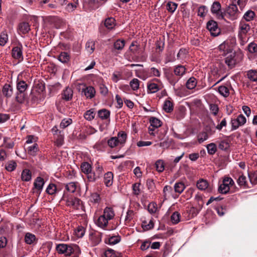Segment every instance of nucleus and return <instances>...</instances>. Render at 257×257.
<instances>
[{
  "instance_id": "f257e3e1",
  "label": "nucleus",
  "mask_w": 257,
  "mask_h": 257,
  "mask_svg": "<svg viewBox=\"0 0 257 257\" xmlns=\"http://www.w3.org/2000/svg\"><path fill=\"white\" fill-rule=\"evenodd\" d=\"M127 138L126 134L124 132H120L117 134V137H111L107 141L108 145L110 148H114L118 144L123 145L125 143Z\"/></svg>"
},
{
  "instance_id": "f03ea898",
  "label": "nucleus",
  "mask_w": 257,
  "mask_h": 257,
  "mask_svg": "<svg viewBox=\"0 0 257 257\" xmlns=\"http://www.w3.org/2000/svg\"><path fill=\"white\" fill-rule=\"evenodd\" d=\"M239 13L236 4L231 3L226 8L223 15L224 17L226 16L231 20H235L238 18Z\"/></svg>"
},
{
  "instance_id": "7ed1b4c3",
  "label": "nucleus",
  "mask_w": 257,
  "mask_h": 257,
  "mask_svg": "<svg viewBox=\"0 0 257 257\" xmlns=\"http://www.w3.org/2000/svg\"><path fill=\"white\" fill-rule=\"evenodd\" d=\"M234 184L233 180L229 177H224L222 183L220 185L218 188V191L222 194L227 193L230 190V187Z\"/></svg>"
},
{
  "instance_id": "20e7f679",
  "label": "nucleus",
  "mask_w": 257,
  "mask_h": 257,
  "mask_svg": "<svg viewBox=\"0 0 257 257\" xmlns=\"http://www.w3.org/2000/svg\"><path fill=\"white\" fill-rule=\"evenodd\" d=\"M56 250L59 254H64L66 256L71 255L74 251L73 246L64 243L57 245Z\"/></svg>"
},
{
  "instance_id": "39448f33",
  "label": "nucleus",
  "mask_w": 257,
  "mask_h": 257,
  "mask_svg": "<svg viewBox=\"0 0 257 257\" xmlns=\"http://www.w3.org/2000/svg\"><path fill=\"white\" fill-rule=\"evenodd\" d=\"M246 121V119L243 114L238 115L236 118L232 119L231 120V130H236L239 126L244 125Z\"/></svg>"
},
{
  "instance_id": "423d86ee",
  "label": "nucleus",
  "mask_w": 257,
  "mask_h": 257,
  "mask_svg": "<svg viewBox=\"0 0 257 257\" xmlns=\"http://www.w3.org/2000/svg\"><path fill=\"white\" fill-rule=\"evenodd\" d=\"M207 29L209 31L210 34L213 36H217L220 33V29L218 27L217 23L210 20L207 23Z\"/></svg>"
},
{
  "instance_id": "0eeeda50",
  "label": "nucleus",
  "mask_w": 257,
  "mask_h": 257,
  "mask_svg": "<svg viewBox=\"0 0 257 257\" xmlns=\"http://www.w3.org/2000/svg\"><path fill=\"white\" fill-rule=\"evenodd\" d=\"M12 56L14 59L18 60L19 62L23 60V48L22 45L20 46L14 47L12 50Z\"/></svg>"
},
{
  "instance_id": "6e6552de",
  "label": "nucleus",
  "mask_w": 257,
  "mask_h": 257,
  "mask_svg": "<svg viewBox=\"0 0 257 257\" xmlns=\"http://www.w3.org/2000/svg\"><path fill=\"white\" fill-rule=\"evenodd\" d=\"M221 5L218 2H214L211 7V11L212 13L216 14L219 19H223V13L220 12Z\"/></svg>"
},
{
  "instance_id": "1a4fd4ad",
  "label": "nucleus",
  "mask_w": 257,
  "mask_h": 257,
  "mask_svg": "<svg viewBox=\"0 0 257 257\" xmlns=\"http://www.w3.org/2000/svg\"><path fill=\"white\" fill-rule=\"evenodd\" d=\"M217 50L219 51L220 55L225 56L231 52L232 49L228 42L224 41L218 46Z\"/></svg>"
},
{
  "instance_id": "9d476101",
  "label": "nucleus",
  "mask_w": 257,
  "mask_h": 257,
  "mask_svg": "<svg viewBox=\"0 0 257 257\" xmlns=\"http://www.w3.org/2000/svg\"><path fill=\"white\" fill-rule=\"evenodd\" d=\"M82 202L78 198H69L66 201V205L72 207L74 209H79L81 207Z\"/></svg>"
},
{
  "instance_id": "9b49d317",
  "label": "nucleus",
  "mask_w": 257,
  "mask_h": 257,
  "mask_svg": "<svg viewBox=\"0 0 257 257\" xmlns=\"http://www.w3.org/2000/svg\"><path fill=\"white\" fill-rule=\"evenodd\" d=\"M250 30V26L246 23L244 21L241 20L239 25V35H245Z\"/></svg>"
},
{
  "instance_id": "f8f14e48",
  "label": "nucleus",
  "mask_w": 257,
  "mask_h": 257,
  "mask_svg": "<svg viewBox=\"0 0 257 257\" xmlns=\"http://www.w3.org/2000/svg\"><path fill=\"white\" fill-rule=\"evenodd\" d=\"M44 183L45 182L44 179L40 177H37L35 179L34 183V186L35 188L37 190V193L38 194H40Z\"/></svg>"
},
{
  "instance_id": "ddd939ff",
  "label": "nucleus",
  "mask_w": 257,
  "mask_h": 257,
  "mask_svg": "<svg viewBox=\"0 0 257 257\" xmlns=\"http://www.w3.org/2000/svg\"><path fill=\"white\" fill-rule=\"evenodd\" d=\"M2 93L5 97H11L14 93L13 86L10 84H5L3 87Z\"/></svg>"
},
{
  "instance_id": "4468645a",
  "label": "nucleus",
  "mask_w": 257,
  "mask_h": 257,
  "mask_svg": "<svg viewBox=\"0 0 257 257\" xmlns=\"http://www.w3.org/2000/svg\"><path fill=\"white\" fill-rule=\"evenodd\" d=\"M30 25L27 22H22L19 24L18 32L22 34H26L30 31Z\"/></svg>"
},
{
  "instance_id": "2eb2a0df",
  "label": "nucleus",
  "mask_w": 257,
  "mask_h": 257,
  "mask_svg": "<svg viewBox=\"0 0 257 257\" xmlns=\"http://www.w3.org/2000/svg\"><path fill=\"white\" fill-rule=\"evenodd\" d=\"M82 88V92L87 98H92L95 95V90L94 87L92 86L85 87Z\"/></svg>"
},
{
  "instance_id": "dca6fc26",
  "label": "nucleus",
  "mask_w": 257,
  "mask_h": 257,
  "mask_svg": "<svg viewBox=\"0 0 257 257\" xmlns=\"http://www.w3.org/2000/svg\"><path fill=\"white\" fill-rule=\"evenodd\" d=\"M102 215H104L108 220H110L114 218L115 213L112 208L106 207L104 209Z\"/></svg>"
},
{
  "instance_id": "f3484780",
  "label": "nucleus",
  "mask_w": 257,
  "mask_h": 257,
  "mask_svg": "<svg viewBox=\"0 0 257 257\" xmlns=\"http://www.w3.org/2000/svg\"><path fill=\"white\" fill-rule=\"evenodd\" d=\"M73 90L69 87H66L62 94V98L66 101L71 100L73 96Z\"/></svg>"
},
{
  "instance_id": "a211bd4d",
  "label": "nucleus",
  "mask_w": 257,
  "mask_h": 257,
  "mask_svg": "<svg viewBox=\"0 0 257 257\" xmlns=\"http://www.w3.org/2000/svg\"><path fill=\"white\" fill-rule=\"evenodd\" d=\"M113 175L111 172L106 173L104 175V183L107 186H110L112 184Z\"/></svg>"
},
{
  "instance_id": "6ab92c4d",
  "label": "nucleus",
  "mask_w": 257,
  "mask_h": 257,
  "mask_svg": "<svg viewBox=\"0 0 257 257\" xmlns=\"http://www.w3.org/2000/svg\"><path fill=\"white\" fill-rule=\"evenodd\" d=\"M108 221L104 215H101L97 219L96 224L99 227L105 228L108 225Z\"/></svg>"
},
{
  "instance_id": "aec40b11",
  "label": "nucleus",
  "mask_w": 257,
  "mask_h": 257,
  "mask_svg": "<svg viewBox=\"0 0 257 257\" xmlns=\"http://www.w3.org/2000/svg\"><path fill=\"white\" fill-rule=\"evenodd\" d=\"M255 16L254 12L252 10L247 11L244 14L242 20L246 22H250L253 20Z\"/></svg>"
},
{
  "instance_id": "412c9836",
  "label": "nucleus",
  "mask_w": 257,
  "mask_h": 257,
  "mask_svg": "<svg viewBox=\"0 0 257 257\" xmlns=\"http://www.w3.org/2000/svg\"><path fill=\"white\" fill-rule=\"evenodd\" d=\"M28 153L33 156H35L39 151L38 145L35 143L27 148Z\"/></svg>"
},
{
  "instance_id": "4be33fe9",
  "label": "nucleus",
  "mask_w": 257,
  "mask_h": 257,
  "mask_svg": "<svg viewBox=\"0 0 257 257\" xmlns=\"http://www.w3.org/2000/svg\"><path fill=\"white\" fill-rule=\"evenodd\" d=\"M147 88L149 92L151 93L157 92L161 89L157 84L154 82H149L147 84Z\"/></svg>"
},
{
  "instance_id": "5701e85b",
  "label": "nucleus",
  "mask_w": 257,
  "mask_h": 257,
  "mask_svg": "<svg viewBox=\"0 0 257 257\" xmlns=\"http://www.w3.org/2000/svg\"><path fill=\"white\" fill-rule=\"evenodd\" d=\"M36 240V236L30 232H27L25 236V241L28 244H32Z\"/></svg>"
},
{
  "instance_id": "b1692460",
  "label": "nucleus",
  "mask_w": 257,
  "mask_h": 257,
  "mask_svg": "<svg viewBox=\"0 0 257 257\" xmlns=\"http://www.w3.org/2000/svg\"><path fill=\"white\" fill-rule=\"evenodd\" d=\"M110 111L105 108L100 109L98 111V116L101 119H106L109 117Z\"/></svg>"
},
{
  "instance_id": "393cba45",
  "label": "nucleus",
  "mask_w": 257,
  "mask_h": 257,
  "mask_svg": "<svg viewBox=\"0 0 257 257\" xmlns=\"http://www.w3.org/2000/svg\"><path fill=\"white\" fill-rule=\"evenodd\" d=\"M28 87V84L23 80L18 81L17 83V89L18 92H25Z\"/></svg>"
},
{
  "instance_id": "a878e982",
  "label": "nucleus",
  "mask_w": 257,
  "mask_h": 257,
  "mask_svg": "<svg viewBox=\"0 0 257 257\" xmlns=\"http://www.w3.org/2000/svg\"><path fill=\"white\" fill-rule=\"evenodd\" d=\"M185 71L186 68L182 65H177L175 66L174 70V74L178 76H183L185 74Z\"/></svg>"
},
{
  "instance_id": "bb28decb",
  "label": "nucleus",
  "mask_w": 257,
  "mask_h": 257,
  "mask_svg": "<svg viewBox=\"0 0 257 257\" xmlns=\"http://www.w3.org/2000/svg\"><path fill=\"white\" fill-rule=\"evenodd\" d=\"M58 60L63 63H66L70 60V55L67 52H61L58 58Z\"/></svg>"
},
{
  "instance_id": "cd10ccee",
  "label": "nucleus",
  "mask_w": 257,
  "mask_h": 257,
  "mask_svg": "<svg viewBox=\"0 0 257 257\" xmlns=\"http://www.w3.org/2000/svg\"><path fill=\"white\" fill-rule=\"evenodd\" d=\"M185 187V184L182 182H176L174 186L175 192L179 194L182 193Z\"/></svg>"
},
{
  "instance_id": "c85d7f7f",
  "label": "nucleus",
  "mask_w": 257,
  "mask_h": 257,
  "mask_svg": "<svg viewBox=\"0 0 257 257\" xmlns=\"http://www.w3.org/2000/svg\"><path fill=\"white\" fill-rule=\"evenodd\" d=\"M218 91L219 94L224 97H228L230 94L229 89L224 85L219 86L218 88Z\"/></svg>"
},
{
  "instance_id": "c756f323",
  "label": "nucleus",
  "mask_w": 257,
  "mask_h": 257,
  "mask_svg": "<svg viewBox=\"0 0 257 257\" xmlns=\"http://www.w3.org/2000/svg\"><path fill=\"white\" fill-rule=\"evenodd\" d=\"M125 42L123 39H117L113 44V47L115 49L121 50L125 46Z\"/></svg>"
},
{
  "instance_id": "7c9ffc66",
  "label": "nucleus",
  "mask_w": 257,
  "mask_h": 257,
  "mask_svg": "<svg viewBox=\"0 0 257 257\" xmlns=\"http://www.w3.org/2000/svg\"><path fill=\"white\" fill-rule=\"evenodd\" d=\"M197 85V80L193 77L190 78L186 83V86L189 89H194Z\"/></svg>"
},
{
  "instance_id": "2f4dec72",
  "label": "nucleus",
  "mask_w": 257,
  "mask_h": 257,
  "mask_svg": "<svg viewBox=\"0 0 257 257\" xmlns=\"http://www.w3.org/2000/svg\"><path fill=\"white\" fill-rule=\"evenodd\" d=\"M247 78L252 82L257 81V71L255 70H250L247 72Z\"/></svg>"
},
{
  "instance_id": "473e14b6",
  "label": "nucleus",
  "mask_w": 257,
  "mask_h": 257,
  "mask_svg": "<svg viewBox=\"0 0 257 257\" xmlns=\"http://www.w3.org/2000/svg\"><path fill=\"white\" fill-rule=\"evenodd\" d=\"M163 109L168 113L171 112L173 110V103L170 100H167L164 102Z\"/></svg>"
},
{
  "instance_id": "72a5a7b5",
  "label": "nucleus",
  "mask_w": 257,
  "mask_h": 257,
  "mask_svg": "<svg viewBox=\"0 0 257 257\" xmlns=\"http://www.w3.org/2000/svg\"><path fill=\"white\" fill-rule=\"evenodd\" d=\"M196 186L199 190H204L208 187V183L205 180L200 179L197 181Z\"/></svg>"
},
{
  "instance_id": "f704fd0d",
  "label": "nucleus",
  "mask_w": 257,
  "mask_h": 257,
  "mask_svg": "<svg viewBox=\"0 0 257 257\" xmlns=\"http://www.w3.org/2000/svg\"><path fill=\"white\" fill-rule=\"evenodd\" d=\"M237 182L239 186L241 187H246L247 185V178L243 174L240 175Z\"/></svg>"
},
{
  "instance_id": "c9c22d12",
  "label": "nucleus",
  "mask_w": 257,
  "mask_h": 257,
  "mask_svg": "<svg viewBox=\"0 0 257 257\" xmlns=\"http://www.w3.org/2000/svg\"><path fill=\"white\" fill-rule=\"evenodd\" d=\"M95 115V113L94 109L93 108L86 111L84 114V118L89 121L92 120L94 118Z\"/></svg>"
},
{
  "instance_id": "e433bc0d",
  "label": "nucleus",
  "mask_w": 257,
  "mask_h": 257,
  "mask_svg": "<svg viewBox=\"0 0 257 257\" xmlns=\"http://www.w3.org/2000/svg\"><path fill=\"white\" fill-rule=\"evenodd\" d=\"M31 173L28 169H25L22 173L21 178L23 181H29L31 179Z\"/></svg>"
},
{
  "instance_id": "4c0bfd02",
  "label": "nucleus",
  "mask_w": 257,
  "mask_h": 257,
  "mask_svg": "<svg viewBox=\"0 0 257 257\" xmlns=\"http://www.w3.org/2000/svg\"><path fill=\"white\" fill-rule=\"evenodd\" d=\"M104 25L108 29H112L115 26V19L113 18L106 19L104 22Z\"/></svg>"
},
{
  "instance_id": "58836bf2",
  "label": "nucleus",
  "mask_w": 257,
  "mask_h": 257,
  "mask_svg": "<svg viewBox=\"0 0 257 257\" xmlns=\"http://www.w3.org/2000/svg\"><path fill=\"white\" fill-rule=\"evenodd\" d=\"M78 183L70 182L65 186L66 189L71 193H74L76 190Z\"/></svg>"
},
{
  "instance_id": "ea45409f",
  "label": "nucleus",
  "mask_w": 257,
  "mask_h": 257,
  "mask_svg": "<svg viewBox=\"0 0 257 257\" xmlns=\"http://www.w3.org/2000/svg\"><path fill=\"white\" fill-rule=\"evenodd\" d=\"M187 212L189 213V218H191L196 216L199 210L194 207H191L187 208Z\"/></svg>"
},
{
  "instance_id": "a19ab883",
  "label": "nucleus",
  "mask_w": 257,
  "mask_h": 257,
  "mask_svg": "<svg viewBox=\"0 0 257 257\" xmlns=\"http://www.w3.org/2000/svg\"><path fill=\"white\" fill-rule=\"evenodd\" d=\"M150 122L151 123V126L154 128H158L162 125L161 120L154 117H152L150 118Z\"/></svg>"
},
{
  "instance_id": "79ce46f5",
  "label": "nucleus",
  "mask_w": 257,
  "mask_h": 257,
  "mask_svg": "<svg viewBox=\"0 0 257 257\" xmlns=\"http://www.w3.org/2000/svg\"><path fill=\"white\" fill-rule=\"evenodd\" d=\"M8 41V36L6 31H3L0 35V45L5 46Z\"/></svg>"
},
{
  "instance_id": "37998d69",
  "label": "nucleus",
  "mask_w": 257,
  "mask_h": 257,
  "mask_svg": "<svg viewBox=\"0 0 257 257\" xmlns=\"http://www.w3.org/2000/svg\"><path fill=\"white\" fill-rule=\"evenodd\" d=\"M207 152L209 155H214L217 151V147L214 143H210L207 145Z\"/></svg>"
},
{
  "instance_id": "c03bdc74",
  "label": "nucleus",
  "mask_w": 257,
  "mask_h": 257,
  "mask_svg": "<svg viewBox=\"0 0 257 257\" xmlns=\"http://www.w3.org/2000/svg\"><path fill=\"white\" fill-rule=\"evenodd\" d=\"M178 6V4L172 2H169L167 4V11L171 13H173L176 10Z\"/></svg>"
},
{
  "instance_id": "a18cd8bd",
  "label": "nucleus",
  "mask_w": 257,
  "mask_h": 257,
  "mask_svg": "<svg viewBox=\"0 0 257 257\" xmlns=\"http://www.w3.org/2000/svg\"><path fill=\"white\" fill-rule=\"evenodd\" d=\"M90 240L93 245L98 244L101 241V238L99 235L96 234H91L90 236Z\"/></svg>"
},
{
  "instance_id": "49530a36",
  "label": "nucleus",
  "mask_w": 257,
  "mask_h": 257,
  "mask_svg": "<svg viewBox=\"0 0 257 257\" xmlns=\"http://www.w3.org/2000/svg\"><path fill=\"white\" fill-rule=\"evenodd\" d=\"M81 171L86 175L91 171V166L87 162H84L81 165Z\"/></svg>"
},
{
  "instance_id": "de8ad7c7",
  "label": "nucleus",
  "mask_w": 257,
  "mask_h": 257,
  "mask_svg": "<svg viewBox=\"0 0 257 257\" xmlns=\"http://www.w3.org/2000/svg\"><path fill=\"white\" fill-rule=\"evenodd\" d=\"M156 170L159 172H162L164 170V163L162 160H158L155 163Z\"/></svg>"
},
{
  "instance_id": "09e8293b",
  "label": "nucleus",
  "mask_w": 257,
  "mask_h": 257,
  "mask_svg": "<svg viewBox=\"0 0 257 257\" xmlns=\"http://www.w3.org/2000/svg\"><path fill=\"white\" fill-rule=\"evenodd\" d=\"M146 185L148 189L151 192H154L156 189L155 184L154 180L152 179H148L146 182Z\"/></svg>"
},
{
  "instance_id": "8fccbe9b",
  "label": "nucleus",
  "mask_w": 257,
  "mask_h": 257,
  "mask_svg": "<svg viewBox=\"0 0 257 257\" xmlns=\"http://www.w3.org/2000/svg\"><path fill=\"white\" fill-rule=\"evenodd\" d=\"M74 3H69L66 7V9L68 12H73L77 7L78 4V0H73Z\"/></svg>"
},
{
  "instance_id": "3c124183",
  "label": "nucleus",
  "mask_w": 257,
  "mask_h": 257,
  "mask_svg": "<svg viewBox=\"0 0 257 257\" xmlns=\"http://www.w3.org/2000/svg\"><path fill=\"white\" fill-rule=\"evenodd\" d=\"M140 82L137 78H134L130 81V85L133 90L136 91L139 88Z\"/></svg>"
},
{
  "instance_id": "603ef678",
  "label": "nucleus",
  "mask_w": 257,
  "mask_h": 257,
  "mask_svg": "<svg viewBox=\"0 0 257 257\" xmlns=\"http://www.w3.org/2000/svg\"><path fill=\"white\" fill-rule=\"evenodd\" d=\"M181 215L178 211L174 212L171 216V220L174 224L178 223L180 220Z\"/></svg>"
},
{
  "instance_id": "864d4df0",
  "label": "nucleus",
  "mask_w": 257,
  "mask_h": 257,
  "mask_svg": "<svg viewBox=\"0 0 257 257\" xmlns=\"http://www.w3.org/2000/svg\"><path fill=\"white\" fill-rule=\"evenodd\" d=\"M26 98L25 92H17L16 96V101L19 103L24 102Z\"/></svg>"
},
{
  "instance_id": "5fc2aeb1",
  "label": "nucleus",
  "mask_w": 257,
  "mask_h": 257,
  "mask_svg": "<svg viewBox=\"0 0 257 257\" xmlns=\"http://www.w3.org/2000/svg\"><path fill=\"white\" fill-rule=\"evenodd\" d=\"M225 62L230 68H232L235 64V60L231 55L225 58Z\"/></svg>"
},
{
  "instance_id": "6e6d98bb",
  "label": "nucleus",
  "mask_w": 257,
  "mask_h": 257,
  "mask_svg": "<svg viewBox=\"0 0 257 257\" xmlns=\"http://www.w3.org/2000/svg\"><path fill=\"white\" fill-rule=\"evenodd\" d=\"M57 191V187L54 184H50L46 189V192L49 195L54 194Z\"/></svg>"
},
{
  "instance_id": "4d7b16f0",
  "label": "nucleus",
  "mask_w": 257,
  "mask_h": 257,
  "mask_svg": "<svg viewBox=\"0 0 257 257\" xmlns=\"http://www.w3.org/2000/svg\"><path fill=\"white\" fill-rule=\"evenodd\" d=\"M16 166L17 164L16 162L13 161H11L8 162V163L6 164L5 168L7 171L12 172L16 169Z\"/></svg>"
},
{
  "instance_id": "13d9d810",
  "label": "nucleus",
  "mask_w": 257,
  "mask_h": 257,
  "mask_svg": "<svg viewBox=\"0 0 257 257\" xmlns=\"http://www.w3.org/2000/svg\"><path fill=\"white\" fill-rule=\"evenodd\" d=\"M87 177L89 182H94L99 178L95 172H92V170L87 174Z\"/></svg>"
},
{
  "instance_id": "bf43d9fd",
  "label": "nucleus",
  "mask_w": 257,
  "mask_h": 257,
  "mask_svg": "<svg viewBox=\"0 0 257 257\" xmlns=\"http://www.w3.org/2000/svg\"><path fill=\"white\" fill-rule=\"evenodd\" d=\"M72 123V120L71 118H64L63 119L60 124V127L61 128H65L66 127H67L68 125L71 124Z\"/></svg>"
},
{
  "instance_id": "052dcab7",
  "label": "nucleus",
  "mask_w": 257,
  "mask_h": 257,
  "mask_svg": "<svg viewBox=\"0 0 257 257\" xmlns=\"http://www.w3.org/2000/svg\"><path fill=\"white\" fill-rule=\"evenodd\" d=\"M198 142L201 144L208 138V136L206 132H201L197 136Z\"/></svg>"
},
{
  "instance_id": "680f3d73",
  "label": "nucleus",
  "mask_w": 257,
  "mask_h": 257,
  "mask_svg": "<svg viewBox=\"0 0 257 257\" xmlns=\"http://www.w3.org/2000/svg\"><path fill=\"white\" fill-rule=\"evenodd\" d=\"M95 173L98 176V177L100 178L102 177L103 173V167L100 165L98 163L96 164L95 165Z\"/></svg>"
},
{
  "instance_id": "e2e57ef3",
  "label": "nucleus",
  "mask_w": 257,
  "mask_h": 257,
  "mask_svg": "<svg viewBox=\"0 0 257 257\" xmlns=\"http://www.w3.org/2000/svg\"><path fill=\"white\" fill-rule=\"evenodd\" d=\"M100 200L99 195L97 193H93L91 194L90 201L93 203H98Z\"/></svg>"
},
{
  "instance_id": "0e129e2a",
  "label": "nucleus",
  "mask_w": 257,
  "mask_h": 257,
  "mask_svg": "<svg viewBox=\"0 0 257 257\" xmlns=\"http://www.w3.org/2000/svg\"><path fill=\"white\" fill-rule=\"evenodd\" d=\"M247 49L249 53H254L257 52V44L252 42L249 43L247 46Z\"/></svg>"
},
{
  "instance_id": "69168bd1",
  "label": "nucleus",
  "mask_w": 257,
  "mask_h": 257,
  "mask_svg": "<svg viewBox=\"0 0 257 257\" xmlns=\"http://www.w3.org/2000/svg\"><path fill=\"white\" fill-rule=\"evenodd\" d=\"M187 53V51L185 49L181 48L180 49L179 52L177 55V59L183 60L186 57Z\"/></svg>"
},
{
  "instance_id": "338daca9",
  "label": "nucleus",
  "mask_w": 257,
  "mask_h": 257,
  "mask_svg": "<svg viewBox=\"0 0 257 257\" xmlns=\"http://www.w3.org/2000/svg\"><path fill=\"white\" fill-rule=\"evenodd\" d=\"M105 257H118L116 252L112 249H108L104 253Z\"/></svg>"
},
{
  "instance_id": "774afa93",
  "label": "nucleus",
  "mask_w": 257,
  "mask_h": 257,
  "mask_svg": "<svg viewBox=\"0 0 257 257\" xmlns=\"http://www.w3.org/2000/svg\"><path fill=\"white\" fill-rule=\"evenodd\" d=\"M248 177L252 183H257V170L256 172L248 173Z\"/></svg>"
}]
</instances>
